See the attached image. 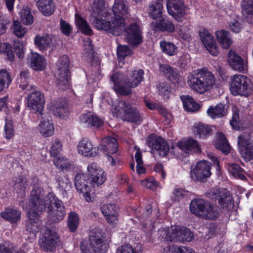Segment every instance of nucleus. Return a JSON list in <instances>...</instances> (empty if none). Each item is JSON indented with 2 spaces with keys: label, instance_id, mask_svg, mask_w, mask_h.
<instances>
[{
  "label": "nucleus",
  "instance_id": "obj_28",
  "mask_svg": "<svg viewBox=\"0 0 253 253\" xmlns=\"http://www.w3.org/2000/svg\"><path fill=\"white\" fill-rule=\"evenodd\" d=\"M227 61L229 66L234 70L242 72L244 71L243 59L236 51L230 50L228 54Z\"/></svg>",
  "mask_w": 253,
  "mask_h": 253
},
{
  "label": "nucleus",
  "instance_id": "obj_53",
  "mask_svg": "<svg viewBox=\"0 0 253 253\" xmlns=\"http://www.w3.org/2000/svg\"><path fill=\"white\" fill-rule=\"evenodd\" d=\"M4 121L5 138L7 139H10L14 136L13 121L11 119L8 118H5Z\"/></svg>",
  "mask_w": 253,
  "mask_h": 253
},
{
  "label": "nucleus",
  "instance_id": "obj_40",
  "mask_svg": "<svg viewBox=\"0 0 253 253\" xmlns=\"http://www.w3.org/2000/svg\"><path fill=\"white\" fill-rule=\"evenodd\" d=\"M194 132L200 138L206 139L212 135V130L211 126L202 124H198L195 127Z\"/></svg>",
  "mask_w": 253,
  "mask_h": 253
},
{
  "label": "nucleus",
  "instance_id": "obj_42",
  "mask_svg": "<svg viewBox=\"0 0 253 253\" xmlns=\"http://www.w3.org/2000/svg\"><path fill=\"white\" fill-rule=\"evenodd\" d=\"M228 170L230 174L236 178L245 181L247 179L246 176L243 174L245 170L237 164L231 163L229 164Z\"/></svg>",
  "mask_w": 253,
  "mask_h": 253
},
{
  "label": "nucleus",
  "instance_id": "obj_7",
  "mask_svg": "<svg viewBox=\"0 0 253 253\" xmlns=\"http://www.w3.org/2000/svg\"><path fill=\"white\" fill-rule=\"evenodd\" d=\"M123 32L127 44L131 47H136L143 42V31L140 21L132 22L128 25H125L120 28L121 32Z\"/></svg>",
  "mask_w": 253,
  "mask_h": 253
},
{
  "label": "nucleus",
  "instance_id": "obj_58",
  "mask_svg": "<svg viewBox=\"0 0 253 253\" xmlns=\"http://www.w3.org/2000/svg\"><path fill=\"white\" fill-rule=\"evenodd\" d=\"M30 72L28 71H22L21 72L19 77L17 78L18 82H20L21 84L19 87L22 90H25L28 86L27 80L29 79Z\"/></svg>",
  "mask_w": 253,
  "mask_h": 253
},
{
  "label": "nucleus",
  "instance_id": "obj_8",
  "mask_svg": "<svg viewBox=\"0 0 253 253\" xmlns=\"http://www.w3.org/2000/svg\"><path fill=\"white\" fill-rule=\"evenodd\" d=\"M70 65V59L66 55L61 56L57 63L58 76L57 84L59 88L62 90H65L69 87V80L71 79Z\"/></svg>",
  "mask_w": 253,
  "mask_h": 253
},
{
  "label": "nucleus",
  "instance_id": "obj_45",
  "mask_svg": "<svg viewBox=\"0 0 253 253\" xmlns=\"http://www.w3.org/2000/svg\"><path fill=\"white\" fill-rule=\"evenodd\" d=\"M162 253H195V251L191 248L173 245L164 248Z\"/></svg>",
  "mask_w": 253,
  "mask_h": 253
},
{
  "label": "nucleus",
  "instance_id": "obj_29",
  "mask_svg": "<svg viewBox=\"0 0 253 253\" xmlns=\"http://www.w3.org/2000/svg\"><path fill=\"white\" fill-rule=\"evenodd\" d=\"M2 218L10 223H17L20 220L21 211L10 208H5L3 211L0 213Z\"/></svg>",
  "mask_w": 253,
  "mask_h": 253
},
{
  "label": "nucleus",
  "instance_id": "obj_41",
  "mask_svg": "<svg viewBox=\"0 0 253 253\" xmlns=\"http://www.w3.org/2000/svg\"><path fill=\"white\" fill-rule=\"evenodd\" d=\"M143 247L138 244L135 247L126 244L119 246L116 250V253H142Z\"/></svg>",
  "mask_w": 253,
  "mask_h": 253
},
{
  "label": "nucleus",
  "instance_id": "obj_35",
  "mask_svg": "<svg viewBox=\"0 0 253 253\" xmlns=\"http://www.w3.org/2000/svg\"><path fill=\"white\" fill-rule=\"evenodd\" d=\"M215 36L219 43L224 49H228L231 46L232 42L230 38V33L225 30L217 31L215 33Z\"/></svg>",
  "mask_w": 253,
  "mask_h": 253
},
{
  "label": "nucleus",
  "instance_id": "obj_33",
  "mask_svg": "<svg viewBox=\"0 0 253 253\" xmlns=\"http://www.w3.org/2000/svg\"><path fill=\"white\" fill-rule=\"evenodd\" d=\"M144 72L142 69L133 71L126 79V84L130 87H135L140 84L144 79Z\"/></svg>",
  "mask_w": 253,
  "mask_h": 253
},
{
  "label": "nucleus",
  "instance_id": "obj_43",
  "mask_svg": "<svg viewBox=\"0 0 253 253\" xmlns=\"http://www.w3.org/2000/svg\"><path fill=\"white\" fill-rule=\"evenodd\" d=\"M80 218L78 214L75 211L69 213L67 220V227L72 233H75L79 226Z\"/></svg>",
  "mask_w": 253,
  "mask_h": 253
},
{
  "label": "nucleus",
  "instance_id": "obj_27",
  "mask_svg": "<svg viewBox=\"0 0 253 253\" xmlns=\"http://www.w3.org/2000/svg\"><path fill=\"white\" fill-rule=\"evenodd\" d=\"M167 6L169 14L171 16L187 14L182 0H168Z\"/></svg>",
  "mask_w": 253,
  "mask_h": 253
},
{
  "label": "nucleus",
  "instance_id": "obj_57",
  "mask_svg": "<svg viewBox=\"0 0 253 253\" xmlns=\"http://www.w3.org/2000/svg\"><path fill=\"white\" fill-rule=\"evenodd\" d=\"M232 118L230 121V125L235 130H239L241 128V124L239 122V110L235 107L232 109Z\"/></svg>",
  "mask_w": 253,
  "mask_h": 253
},
{
  "label": "nucleus",
  "instance_id": "obj_22",
  "mask_svg": "<svg viewBox=\"0 0 253 253\" xmlns=\"http://www.w3.org/2000/svg\"><path fill=\"white\" fill-rule=\"evenodd\" d=\"M176 146L186 154H200L202 152L199 142L192 137L185 141H178Z\"/></svg>",
  "mask_w": 253,
  "mask_h": 253
},
{
  "label": "nucleus",
  "instance_id": "obj_47",
  "mask_svg": "<svg viewBox=\"0 0 253 253\" xmlns=\"http://www.w3.org/2000/svg\"><path fill=\"white\" fill-rule=\"evenodd\" d=\"M52 40L48 36H40L37 35L35 37L34 42L40 50L46 49L51 43Z\"/></svg>",
  "mask_w": 253,
  "mask_h": 253
},
{
  "label": "nucleus",
  "instance_id": "obj_63",
  "mask_svg": "<svg viewBox=\"0 0 253 253\" xmlns=\"http://www.w3.org/2000/svg\"><path fill=\"white\" fill-rule=\"evenodd\" d=\"M151 16L161 15L163 13V6L161 3L156 2L150 5L148 9Z\"/></svg>",
  "mask_w": 253,
  "mask_h": 253
},
{
  "label": "nucleus",
  "instance_id": "obj_9",
  "mask_svg": "<svg viewBox=\"0 0 253 253\" xmlns=\"http://www.w3.org/2000/svg\"><path fill=\"white\" fill-rule=\"evenodd\" d=\"M194 238L193 233L185 227L176 226L166 232L165 238L170 242H190Z\"/></svg>",
  "mask_w": 253,
  "mask_h": 253
},
{
  "label": "nucleus",
  "instance_id": "obj_55",
  "mask_svg": "<svg viewBox=\"0 0 253 253\" xmlns=\"http://www.w3.org/2000/svg\"><path fill=\"white\" fill-rule=\"evenodd\" d=\"M131 50L129 47L126 45H119L117 47V55L119 62L124 60L126 57L129 55Z\"/></svg>",
  "mask_w": 253,
  "mask_h": 253
},
{
  "label": "nucleus",
  "instance_id": "obj_54",
  "mask_svg": "<svg viewBox=\"0 0 253 253\" xmlns=\"http://www.w3.org/2000/svg\"><path fill=\"white\" fill-rule=\"evenodd\" d=\"M0 253H25L22 250H15L13 244L8 241H4L0 244Z\"/></svg>",
  "mask_w": 253,
  "mask_h": 253
},
{
  "label": "nucleus",
  "instance_id": "obj_19",
  "mask_svg": "<svg viewBox=\"0 0 253 253\" xmlns=\"http://www.w3.org/2000/svg\"><path fill=\"white\" fill-rule=\"evenodd\" d=\"M159 70L160 72L172 84H178L183 81V78L177 69L172 68L170 65L161 64Z\"/></svg>",
  "mask_w": 253,
  "mask_h": 253
},
{
  "label": "nucleus",
  "instance_id": "obj_21",
  "mask_svg": "<svg viewBox=\"0 0 253 253\" xmlns=\"http://www.w3.org/2000/svg\"><path fill=\"white\" fill-rule=\"evenodd\" d=\"M80 154L87 157H95L97 156L99 148L93 147L91 141L87 138L82 139L78 146Z\"/></svg>",
  "mask_w": 253,
  "mask_h": 253
},
{
  "label": "nucleus",
  "instance_id": "obj_13",
  "mask_svg": "<svg viewBox=\"0 0 253 253\" xmlns=\"http://www.w3.org/2000/svg\"><path fill=\"white\" fill-rule=\"evenodd\" d=\"M103 143V144L100 147L101 150L108 153L106 154V157L110 162V165L115 166L119 160L116 157V155L112 156L110 154L114 155L118 151V143L117 139L111 136H108L104 138Z\"/></svg>",
  "mask_w": 253,
  "mask_h": 253
},
{
  "label": "nucleus",
  "instance_id": "obj_31",
  "mask_svg": "<svg viewBox=\"0 0 253 253\" xmlns=\"http://www.w3.org/2000/svg\"><path fill=\"white\" fill-rule=\"evenodd\" d=\"M40 11L44 16L52 15L55 9L53 0H35Z\"/></svg>",
  "mask_w": 253,
  "mask_h": 253
},
{
  "label": "nucleus",
  "instance_id": "obj_4",
  "mask_svg": "<svg viewBox=\"0 0 253 253\" xmlns=\"http://www.w3.org/2000/svg\"><path fill=\"white\" fill-rule=\"evenodd\" d=\"M188 84L193 90L203 94L213 88L215 78L212 73L202 68L189 78Z\"/></svg>",
  "mask_w": 253,
  "mask_h": 253
},
{
  "label": "nucleus",
  "instance_id": "obj_15",
  "mask_svg": "<svg viewBox=\"0 0 253 253\" xmlns=\"http://www.w3.org/2000/svg\"><path fill=\"white\" fill-rule=\"evenodd\" d=\"M238 145L239 152L246 161L253 159V140L249 136L245 135L239 136Z\"/></svg>",
  "mask_w": 253,
  "mask_h": 253
},
{
  "label": "nucleus",
  "instance_id": "obj_17",
  "mask_svg": "<svg viewBox=\"0 0 253 253\" xmlns=\"http://www.w3.org/2000/svg\"><path fill=\"white\" fill-rule=\"evenodd\" d=\"M44 95L40 91H34L27 96V106L40 115L42 114L44 105Z\"/></svg>",
  "mask_w": 253,
  "mask_h": 253
},
{
  "label": "nucleus",
  "instance_id": "obj_2",
  "mask_svg": "<svg viewBox=\"0 0 253 253\" xmlns=\"http://www.w3.org/2000/svg\"><path fill=\"white\" fill-rule=\"evenodd\" d=\"M88 174L78 173L75 177V186L78 192L83 193L87 202L91 201V188L102 185L106 180L104 172L96 163H92L87 166Z\"/></svg>",
  "mask_w": 253,
  "mask_h": 253
},
{
  "label": "nucleus",
  "instance_id": "obj_1",
  "mask_svg": "<svg viewBox=\"0 0 253 253\" xmlns=\"http://www.w3.org/2000/svg\"><path fill=\"white\" fill-rule=\"evenodd\" d=\"M40 186H35L32 189L27 204V230L34 233L38 229V223L42 212L46 210L48 215L54 222L63 219L65 215V207L53 192H50L42 198Z\"/></svg>",
  "mask_w": 253,
  "mask_h": 253
},
{
  "label": "nucleus",
  "instance_id": "obj_60",
  "mask_svg": "<svg viewBox=\"0 0 253 253\" xmlns=\"http://www.w3.org/2000/svg\"><path fill=\"white\" fill-rule=\"evenodd\" d=\"M186 191L184 189L176 185L172 192V200L174 202H178L182 200L185 195Z\"/></svg>",
  "mask_w": 253,
  "mask_h": 253
},
{
  "label": "nucleus",
  "instance_id": "obj_48",
  "mask_svg": "<svg viewBox=\"0 0 253 253\" xmlns=\"http://www.w3.org/2000/svg\"><path fill=\"white\" fill-rule=\"evenodd\" d=\"M14 188L18 193L24 192L26 189L27 181L23 175H19L13 178Z\"/></svg>",
  "mask_w": 253,
  "mask_h": 253
},
{
  "label": "nucleus",
  "instance_id": "obj_32",
  "mask_svg": "<svg viewBox=\"0 0 253 253\" xmlns=\"http://www.w3.org/2000/svg\"><path fill=\"white\" fill-rule=\"evenodd\" d=\"M30 63L31 67L35 71H42L45 68V60L43 55L36 52H31Z\"/></svg>",
  "mask_w": 253,
  "mask_h": 253
},
{
  "label": "nucleus",
  "instance_id": "obj_62",
  "mask_svg": "<svg viewBox=\"0 0 253 253\" xmlns=\"http://www.w3.org/2000/svg\"><path fill=\"white\" fill-rule=\"evenodd\" d=\"M62 150V143L58 139H56L52 143L50 149V153L52 157L56 158Z\"/></svg>",
  "mask_w": 253,
  "mask_h": 253
},
{
  "label": "nucleus",
  "instance_id": "obj_25",
  "mask_svg": "<svg viewBox=\"0 0 253 253\" xmlns=\"http://www.w3.org/2000/svg\"><path fill=\"white\" fill-rule=\"evenodd\" d=\"M153 19L156 20L152 23L153 29L155 31L167 32L173 33L174 32V26L171 21L163 17H152Z\"/></svg>",
  "mask_w": 253,
  "mask_h": 253
},
{
  "label": "nucleus",
  "instance_id": "obj_61",
  "mask_svg": "<svg viewBox=\"0 0 253 253\" xmlns=\"http://www.w3.org/2000/svg\"><path fill=\"white\" fill-rule=\"evenodd\" d=\"M26 32V28L23 27L20 22L17 20L13 21V32L15 36L22 38Z\"/></svg>",
  "mask_w": 253,
  "mask_h": 253
},
{
  "label": "nucleus",
  "instance_id": "obj_3",
  "mask_svg": "<svg viewBox=\"0 0 253 253\" xmlns=\"http://www.w3.org/2000/svg\"><path fill=\"white\" fill-rule=\"evenodd\" d=\"M189 209L192 214L206 219L216 220L220 216V208L203 199H193L190 203Z\"/></svg>",
  "mask_w": 253,
  "mask_h": 253
},
{
  "label": "nucleus",
  "instance_id": "obj_51",
  "mask_svg": "<svg viewBox=\"0 0 253 253\" xmlns=\"http://www.w3.org/2000/svg\"><path fill=\"white\" fill-rule=\"evenodd\" d=\"M54 164L56 167L62 171H68L72 169V165L68 159L63 157H57L54 160Z\"/></svg>",
  "mask_w": 253,
  "mask_h": 253
},
{
  "label": "nucleus",
  "instance_id": "obj_11",
  "mask_svg": "<svg viewBox=\"0 0 253 253\" xmlns=\"http://www.w3.org/2000/svg\"><path fill=\"white\" fill-rule=\"evenodd\" d=\"M212 200L217 201L221 209L225 212L231 211L234 207L232 196L226 189L213 192L209 197Z\"/></svg>",
  "mask_w": 253,
  "mask_h": 253
},
{
  "label": "nucleus",
  "instance_id": "obj_59",
  "mask_svg": "<svg viewBox=\"0 0 253 253\" xmlns=\"http://www.w3.org/2000/svg\"><path fill=\"white\" fill-rule=\"evenodd\" d=\"M243 14L253 15V0H242Z\"/></svg>",
  "mask_w": 253,
  "mask_h": 253
},
{
  "label": "nucleus",
  "instance_id": "obj_52",
  "mask_svg": "<svg viewBox=\"0 0 253 253\" xmlns=\"http://www.w3.org/2000/svg\"><path fill=\"white\" fill-rule=\"evenodd\" d=\"M237 19H234L229 22L228 26L230 30L235 33H240L244 27V22L240 17H236Z\"/></svg>",
  "mask_w": 253,
  "mask_h": 253
},
{
  "label": "nucleus",
  "instance_id": "obj_24",
  "mask_svg": "<svg viewBox=\"0 0 253 253\" xmlns=\"http://www.w3.org/2000/svg\"><path fill=\"white\" fill-rule=\"evenodd\" d=\"M119 208L115 204H105L101 206V212L107 221L111 224H115L119 216Z\"/></svg>",
  "mask_w": 253,
  "mask_h": 253
},
{
  "label": "nucleus",
  "instance_id": "obj_34",
  "mask_svg": "<svg viewBox=\"0 0 253 253\" xmlns=\"http://www.w3.org/2000/svg\"><path fill=\"white\" fill-rule=\"evenodd\" d=\"M75 24L78 31L85 36H91L93 35V31L90 27L86 20L83 17H75Z\"/></svg>",
  "mask_w": 253,
  "mask_h": 253
},
{
  "label": "nucleus",
  "instance_id": "obj_46",
  "mask_svg": "<svg viewBox=\"0 0 253 253\" xmlns=\"http://www.w3.org/2000/svg\"><path fill=\"white\" fill-rule=\"evenodd\" d=\"M112 11L115 16H124L128 14V7L125 5L124 0H115Z\"/></svg>",
  "mask_w": 253,
  "mask_h": 253
},
{
  "label": "nucleus",
  "instance_id": "obj_38",
  "mask_svg": "<svg viewBox=\"0 0 253 253\" xmlns=\"http://www.w3.org/2000/svg\"><path fill=\"white\" fill-rule=\"evenodd\" d=\"M215 146L225 155H228L230 152L231 147L229 144L224 134L222 133L219 134Z\"/></svg>",
  "mask_w": 253,
  "mask_h": 253
},
{
  "label": "nucleus",
  "instance_id": "obj_49",
  "mask_svg": "<svg viewBox=\"0 0 253 253\" xmlns=\"http://www.w3.org/2000/svg\"><path fill=\"white\" fill-rule=\"evenodd\" d=\"M91 8L93 14H101L102 16L106 9L105 0H93Z\"/></svg>",
  "mask_w": 253,
  "mask_h": 253
},
{
  "label": "nucleus",
  "instance_id": "obj_44",
  "mask_svg": "<svg viewBox=\"0 0 253 253\" xmlns=\"http://www.w3.org/2000/svg\"><path fill=\"white\" fill-rule=\"evenodd\" d=\"M12 82L10 73L6 69L0 70V92L9 87Z\"/></svg>",
  "mask_w": 253,
  "mask_h": 253
},
{
  "label": "nucleus",
  "instance_id": "obj_23",
  "mask_svg": "<svg viewBox=\"0 0 253 253\" xmlns=\"http://www.w3.org/2000/svg\"><path fill=\"white\" fill-rule=\"evenodd\" d=\"M111 81L114 84V89L117 94L122 96H127L132 93L131 88L126 84L127 81L119 78L118 74L111 76Z\"/></svg>",
  "mask_w": 253,
  "mask_h": 253
},
{
  "label": "nucleus",
  "instance_id": "obj_30",
  "mask_svg": "<svg viewBox=\"0 0 253 253\" xmlns=\"http://www.w3.org/2000/svg\"><path fill=\"white\" fill-rule=\"evenodd\" d=\"M228 108L223 103L217 104L214 107L211 106L207 113L211 118L215 119L221 118L227 115Z\"/></svg>",
  "mask_w": 253,
  "mask_h": 253
},
{
  "label": "nucleus",
  "instance_id": "obj_50",
  "mask_svg": "<svg viewBox=\"0 0 253 253\" xmlns=\"http://www.w3.org/2000/svg\"><path fill=\"white\" fill-rule=\"evenodd\" d=\"M160 47L162 51L169 56H172L175 54L177 46L173 43L163 41L160 42Z\"/></svg>",
  "mask_w": 253,
  "mask_h": 253
},
{
  "label": "nucleus",
  "instance_id": "obj_6",
  "mask_svg": "<svg viewBox=\"0 0 253 253\" xmlns=\"http://www.w3.org/2000/svg\"><path fill=\"white\" fill-rule=\"evenodd\" d=\"M92 25L97 30L109 31L113 35H119L120 28L125 25L124 17H112L111 21L107 17H93Z\"/></svg>",
  "mask_w": 253,
  "mask_h": 253
},
{
  "label": "nucleus",
  "instance_id": "obj_37",
  "mask_svg": "<svg viewBox=\"0 0 253 253\" xmlns=\"http://www.w3.org/2000/svg\"><path fill=\"white\" fill-rule=\"evenodd\" d=\"M39 130L45 137L52 136L54 132V124L51 121L42 119L39 125Z\"/></svg>",
  "mask_w": 253,
  "mask_h": 253
},
{
  "label": "nucleus",
  "instance_id": "obj_36",
  "mask_svg": "<svg viewBox=\"0 0 253 253\" xmlns=\"http://www.w3.org/2000/svg\"><path fill=\"white\" fill-rule=\"evenodd\" d=\"M180 98L183 103V107L186 111L194 112L200 109V104L196 102L191 96L182 95Z\"/></svg>",
  "mask_w": 253,
  "mask_h": 253
},
{
  "label": "nucleus",
  "instance_id": "obj_5",
  "mask_svg": "<svg viewBox=\"0 0 253 253\" xmlns=\"http://www.w3.org/2000/svg\"><path fill=\"white\" fill-rule=\"evenodd\" d=\"M253 84L250 78L242 75H235L231 80L230 90L234 96H250L253 91Z\"/></svg>",
  "mask_w": 253,
  "mask_h": 253
},
{
  "label": "nucleus",
  "instance_id": "obj_20",
  "mask_svg": "<svg viewBox=\"0 0 253 253\" xmlns=\"http://www.w3.org/2000/svg\"><path fill=\"white\" fill-rule=\"evenodd\" d=\"M201 40L208 52L212 56L219 54L218 47L213 37L207 30L200 33Z\"/></svg>",
  "mask_w": 253,
  "mask_h": 253
},
{
  "label": "nucleus",
  "instance_id": "obj_64",
  "mask_svg": "<svg viewBox=\"0 0 253 253\" xmlns=\"http://www.w3.org/2000/svg\"><path fill=\"white\" fill-rule=\"evenodd\" d=\"M80 249L81 253H97L94 248L91 247L90 242L85 239L81 242Z\"/></svg>",
  "mask_w": 253,
  "mask_h": 253
},
{
  "label": "nucleus",
  "instance_id": "obj_14",
  "mask_svg": "<svg viewBox=\"0 0 253 253\" xmlns=\"http://www.w3.org/2000/svg\"><path fill=\"white\" fill-rule=\"evenodd\" d=\"M211 165L206 160L198 162L196 167L191 171V178L196 181H203L211 175Z\"/></svg>",
  "mask_w": 253,
  "mask_h": 253
},
{
  "label": "nucleus",
  "instance_id": "obj_16",
  "mask_svg": "<svg viewBox=\"0 0 253 253\" xmlns=\"http://www.w3.org/2000/svg\"><path fill=\"white\" fill-rule=\"evenodd\" d=\"M42 237L39 242L41 249L46 252H53L57 244V235L51 230H47Z\"/></svg>",
  "mask_w": 253,
  "mask_h": 253
},
{
  "label": "nucleus",
  "instance_id": "obj_18",
  "mask_svg": "<svg viewBox=\"0 0 253 253\" xmlns=\"http://www.w3.org/2000/svg\"><path fill=\"white\" fill-rule=\"evenodd\" d=\"M123 120L128 122L136 123L141 121L139 111L129 103L124 102L123 108Z\"/></svg>",
  "mask_w": 253,
  "mask_h": 253
},
{
  "label": "nucleus",
  "instance_id": "obj_56",
  "mask_svg": "<svg viewBox=\"0 0 253 253\" xmlns=\"http://www.w3.org/2000/svg\"><path fill=\"white\" fill-rule=\"evenodd\" d=\"M85 122L91 126L98 128L104 125L103 120L95 115H89L86 117Z\"/></svg>",
  "mask_w": 253,
  "mask_h": 253
},
{
  "label": "nucleus",
  "instance_id": "obj_12",
  "mask_svg": "<svg viewBox=\"0 0 253 253\" xmlns=\"http://www.w3.org/2000/svg\"><path fill=\"white\" fill-rule=\"evenodd\" d=\"M147 145L153 150L157 152L161 157L167 156L169 151V147L167 141L161 136L152 134L147 139Z\"/></svg>",
  "mask_w": 253,
  "mask_h": 253
},
{
  "label": "nucleus",
  "instance_id": "obj_10",
  "mask_svg": "<svg viewBox=\"0 0 253 253\" xmlns=\"http://www.w3.org/2000/svg\"><path fill=\"white\" fill-rule=\"evenodd\" d=\"M91 247L94 248L97 253H106L109 249L106 243V235L99 229H93L88 236Z\"/></svg>",
  "mask_w": 253,
  "mask_h": 253
},
{
  "label": "nucleus",
  "instance_id": "obj_26",
  "mask_svg": "<svg viewBox=\"0 0 253 253\" xmlns=\"http://www.w3.org/2000/svg\"><path fill=\"white\" fill-rule=\"evenodd\" d=\"M52 109L53 115L60 118L63 119L69 114L68 103L62 98L55 100Z\"/></svg>",
  "mask_w": 253,
  "mask_h": 253
},
{
  "label": "nucleus",
  "instance_id": "obj_39",
  "mask_svg": "<svg viewBox=\"0 0 253 253\" xmlns=\"http://www.w3.org/2000/svg\"><path fill=\"white\" fill-rule=\"evenodd\" d=\"M56 181L58 182L62 194L65 196L72 188V182L66 176H57Z\"/></svg>",
  "mask_w": 253,
  "mask_h": 253
}]
</instances>
